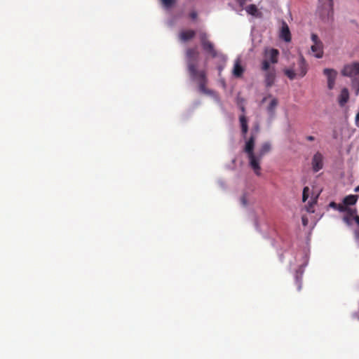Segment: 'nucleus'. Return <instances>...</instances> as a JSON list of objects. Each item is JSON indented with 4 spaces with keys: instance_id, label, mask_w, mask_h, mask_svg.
Returning a JSON list of instances; mask_svg holds the SVG:
<instances>
[{
    "instance_id": "obj_4",
    "label": "nucleus",
    "mask_w": 359,
    "mask_h": 359,
    "mask_svg": "<svg viewBox=\"0 0 359 359\" xmlns=\"http://www.w3.org/2000/svg\"><path fill=\"white\" fill-rule=\"evenodd\" d=\"M193 80H195L198 82L199 90L205 95H212L213 91L206 88V84L208 83V79L206 77V72L205 70H200L199 72H197L194 75H190Z\"/></svg>"
},
{
    "instance_id": "obj_22",
    "label": "nucleus",
    "mask_w": 359,
    "mask_h": 359,
    "mask_svg": "<svg viewBox=\"0 0 359 359\" xmlns=\"http://www.w3.org/2000/svg\"><path fill=\"white\" fill-rule=\"evenodd\" d=\"M246 11L251 15H255L257 12V8L255 5L251 4L246 8Z\"/></svg>"
},
{
    "instance_id": "obj_12",
    "label": "nucleus",
    "mask_w": 359,
    "mask_h": 359,
    "mask_svg": "<svg viewBox=\"0 0 359 359\" xmlns=\"http://www.w3.org/2000/svg\"><path fill=\"white\" fill-rule=\"evenodd\" d=\"M196 35V32L192 29H187V30H182L179 34V38L180 39L183 41L186 42L191 39H192Z\"/></svg>"
},
{
    "instance_id": "obj_21",
    "label": "nucleus",
    "mask_w": 359,
    "mask_h": 359,
    "mask_svg": "<svg viewBox=\"0 0 359 359\" xmlns=\"http://www.w3.org/2000/svg\"><path fill=\"white\" fill-rule=\"evenodd\" d=\"M345 212H346V215L353 217L354 219L355 217L358 216L356 215L357 210L355 208H351L348 207Z\"/></svg>"
},
{
    "instance_id": "obj_20",
    "label": "nucleus",
    "mask_w": 359,
    "mask_h": 359,
    "mask_svg": "<svg viewBox=\"0 0 359 359\" xmlns=\"http://www.w3.org/2000/svg\"><path fill=\"white\" fill-rule=\"evenodd\" d=\"M163 7L165 9L172 8L177 0H160Z\"/></svg>"
},
{
    "instance_id": "obj_35",
    "label": "nucleus",
    "mask_w": 359,
    "mask_h": 359,
    "mask_svg": "<svg viewBox=\"0 0 359 359\" xmlns=\"http://www.w3.org/2000/svg\"><path fill=\"white\" fill-rule=\"evenodd\" d=\"M306 140L312 142L315 140V137L312 135H308L306 137Z\"/></svg>"
},
{
    "instance_id": "obj_33",
    "label": "nucleus",
    "mask_w": 359,
    "mask_h": 359,
    "mask_svg": "<svg viewBox=\"0 0 359 359\" xmlns=\"http://www.w3.org/2000/svg\"><path fill=\"white\" fill-rule=\"evenodd\" d=\"M330 207L332 208L334 210H337V206H339L338 203L332 201L330 203Z\"/></svg>"
},
{
    "instance_id": "obj_17",
    "label": "nucleus",
    "mask_w": 359,
    "mask_h": 359,
    "mask_svg": "<svg viewBox=\"0 0 359 359\" xmlns=\"http://www.w3.org/2000/svg\"><path fill=\"white\" fill-rule=\"evenodd\" d=\"M358 198V196L357 195H348L343 199V203L348 207L349 205H355Z\"/></svg>"
},
{
    "instance_id": "obj_29",
    "label": "nucleus",
    "mask_w": 359,
    "mask_h": 359,
    "mask_svg": "<svg viewBox=\"0 0 359 359\" xmlns=\"http://www.w3.org/2000/svg\"><path fill=\"white\" fill-rule=\"evenodd\" d=\"M351 217H349L348 215H345L343 218V220L344 221V222L346 224H347L348 225H350L351 224Z\"/></svg>"
},
{
    "instance_id": "obj_25",
    "label": "nucleus",
    "mask_w": 359,
    "mask_h": 359,
    "mask_svg": "<svg viewBox=\"0 0 359 359\" xmlns=\"http://www.w3.org/2000/svg\"><path fill=\"white\" fill-rule=\"evenodd\" d=\"M309 191V188L308 187H305L303 189V194H302L303 202H305L308 199Z\"/></svg>"
},
{
    "instance_id": "obj_30",
    "label": "nucleus",
    "mask_w": 359,
    "mask_h": 359,
    "mask_svg": "<svg viewBox=\"0 0 359 359\" xmlns=\"http://www.w3.org/2000/svg\"><path fill=\"white\" fill-rule=\"evenodd\" d=\"M335 84V81H327V87L330 90H332Z\"/></svg>"
},
{
    "instance_id": "obj_31",
    "label": "nucleus",
    "mask_w": 359,
    "mask_h": 359,
    "mask_svg": "<svg viewBox=\"0 0 359 359\" xmlns=\"http://www.w3.org/2000/svg\"><path fill=\"white\" fill-rule=\"evenodd\" d=\"M197 16H198V14L196 11H191L190 13H189V17L193 19V20H195L197 18Z\"/></svg>"
},
{
    "instance_id": "obj_14",
    "label": "nucleus",
    "mask_w": 359,
    "mask_h": 359,
    "mask_svg": "<svg viewBox=\"0 0 359 359\" xmlns=\"http://www.w3.org/2000/svg\"><path fill=\"white\" fill-rule=\"evenodd\" d=\"M276 79V73L274 69L266 72L265 74V83L267 87H271L274 83Z\"/></svg>"
},
{
    "instance_id": "obj_3",
    "label": "nucleus",
    "mask_w": 359,
    "mask_h": 359,
    "mask_svg": "<svg viewBox=\"0 0 359 359\" xmlns=\"http://www.w3.org/2000/svg\"><path fill=\"white\" fill-rule=\"evenodd\" d=\"M185 55L189 75H194L197 72H199L200 70H198V64L200 59V52L197 47L187 48Z\"/></svg>"
},
{
    "instance_id": "obj_13",
    "label": "nucleus",
    "mask_w": 359,
    "mask_h": 359,
    "mask_svg": "<svg viewBox=\"0 0 359 359\" xmlns=\"http://www.w3.org/2000/svg\"><path fill=\"white\" fill-rule=\"evenodd\" d=\"M348 99H349L348 90L346 88H344L341 90V91L339 95V97H338L339 104L341 107H344L348 101Z\"/></svg>"
},
{
    "instance_id": "obj_15",
    "label": "nucleus",
    "mask_w": 359,
    "mask_h": 359,
    "mask_svg": "<svg viewBox=\"0 0 359 359\" xmlns=\"http://www.w3.org/2000/svg\"><path fill=\"white\" fill-rule=\"evenodd\" d=\"M244 72L243 67L241 65L240 59H237L234 62V66L233 69V74L236 77H241Z\"/></svg>"
},
{
    "instance_id": "obj_23",
    "label": "nucleus",
    "mask_w": 359,
    "mask_h": 359,
    "mask_svg": "<svg viewBox=\"0 0 359 359\" xmlns=\"http://www.w3.org/2000/svg\"><path fill=\"white\" fill-rule=\"evenodd\" d=\"M352 86L356 95H359V79H355L352 81Z\"/></svg>"
},
{
    "instance_id": "obj_10",
    "label": "nucleus",
    "mask_w": 359,
    "mask_h": 359,
    "mask_svg": "<svg viewBox=\"0 0 359 359\" xmlns=\"http://www.w3.org/2000/svg\"><path fill=\"white\" fill-rule=\"evenodd\" d=\"M271 145L269 142H264L256 154V163L260 165L263 156L271 151Z\"/></svg>"
},
{
    "instance_id": "obj_2",
    "label": "nucleus",
    "mask_w": 359,
    "mask_h": 359,
    "mask_svg": "<svg viewBox=\"0 0 359 359\" xmlns=\"http://www.w3.org/2000/svg\"><path fill=\"white\" fill-rule=\"evenodd\" d=\"M199 39L203 50L208 55L212 58L218 57L224 62L226 61V56L216 50L214 43L208 39L207 33L201 32L199 34Z\"/></svg>"
},
{
    "instance_id": "obj_32",
    "label": "nucleus",
    "mask_w": 359,
    "mask_h": 359,
    "mask_svg": "<svg viewBox=\"0 0 359 359\" xmlns=\"http://www.w3.org/2000/svg\"><path fill=\"white\" fill-rule=\"evenodd\" d=\"M355 221L357 223V224L359 226V216L355 217ZM356 237L359 238V230L355 231Z\"/></svg>"
},
{
    "instance_id": "obj_28",
    "label": "nucleus",
    "mask_w": 359,
    "mask_h": 359,
    "mask_svg": "<svg viewBox=\"0 0 359 359\" xmlns=\"http://www.w3.org/2000/svg\"><path fill=\"white\" fill-rule=\"evenodd\" d=\"M241 203L243 206H246L248 205V200L245 195H243L241 198Z\"/></svg>"
},
{
    "instance_id": "obj_39",
    "label": "nucleus",
    "mask_w": 359,
    "mask_h": 359,
    "mask_svg": "<svg viewBox=\"0 0 359 359\" xmlns=\"http://www.w3.org/2000/svg\"><path fill=\"white\" fill-rule=\"evenodd\" d=\"M241 110H242V111H245V108H244V107H241Z\"/></svg>"
},
{
    "instance_id": "obj_7",
    "label": "nucleus",
    "mask_w": 359,
    "mask_h": 359,
    "mask_svg": "<svg viewBox=\"0 0 359 359\" xmlns=\"http://www.w3.org/2000/svg\"><path fill=\"white\" fill-rule=\"evenodd\" d=\"M323 154L319 151H317L313 156L311 165L314 172H318L323 168Z\"/></svg>"
},
{
    "instance_id": "obj_27",
    "label": "nucleus",
    "mask_w": 359,
    "mask_h": 359,
    "mask_svg": "<svg viewBox=\"0 0 359 359\" xmlns=\"http://www.w3.org/2000/svg\"><path fill=\"white\" fill-rule=\"evenodd\" d=\"M339 206H337V210L341 212H346V209H347V206L346 205H345L344 203H338Z\"/></svg>"
},
{
    "instance_id": "obj_19",
    "label": "nucleus",
    "mask_w": 359,
    "mask_h": 359,
    "mask_svg": "<svg viewBox=\"0 0 359 359\" xmlns=\"http://www.w3.org/2000/svg\"><path fill=\"white\" fill-rule=\"evenodd\" d=\"M323 73L327 76V81H335L337 74L335 70L332 69H325Z\"/></svg>"
},
{
    "instance_id": "obj_8",
    "label": "nucleus",
    "mask_w": 359,
    "mask_h": 359,
    "mask_svg": "<svg viewBox=\"0 0 359 359\" xmlns=\"http://www.w3.org/2000/svg\"><path fill=\"white\" fill-rule=\"evenodd\" d=\"M344 76L352 77L359 74V63L355 62L345 65L341 71Z\"/></svg>"
},
{
    "instance_id": "obj_11",
    "label": "nucleus",
    "mask_w": 359,
    "mask_h": 359,
    "mask_svg": "<svg viewBox=\"0 0 359 359\" xmlns=\"http://www.w3.org/2000/svg\"><path fill=\"white\" fill-rule=\"evenodd\" d=\"M280 37L283 39L286 42H290L291 41V34L287 24L283 21Z\"/></svg>"
},
{
    "instance_id": "obj_26",
    "label": "nucleus",
    "mask_w": 359,
    "mask_h": 359,
    "mask_svg": "<svg viewBox=\"0 0 359 359\" xmlns=\"http://www.w3.org/2000/svg\"><path fill=\"white\" fill-rule=\"evenodd\" d=\"M319 1L323 5L327 6L330 8H332L333 5V0H319Z\"/></svg>"
},
{
    "instance_id": "obj_18",
    "label": "nucleus",
    "mask_w": 359,
    "mask_h": 359,
    "mask_svg": "<svg viewBox=\"0 0 359 359\" xmlns=\"http://www.w3.org/2000/svg\"><path fill=\"white\" fill-rule=\"evenodd\" d=\"M278 104V100L276 98H273L267 107L268 113L271 117L275 114L276 108L277 107Z\"/></svg>"
},
{
    "instance_id": "obj_37",
    "label": "nucleus",
    "mask_w": 359,
    "mask_h": 359,
    "mask_svg": "<svg viewBox=\"0 0 359 359\" xmlns=\"http://www.w3.org/2000/svg\"><path fill=\"white\" fill-rule=\"evenodd\" d=\"M355 191H359V185L355 189Z\"/></svg>"
},
{
    "instance_id": "obj_1",
    "label": "nucleus",
    "mask_w": 359,
    "mask_h": 359,
    "mask_svg": "<svg viewBox=\"0 0 359 359\" xmlns=\"http://www.w3.org/2000/svg\"><path fill=\"white\" fill-rule=\"evenodd\" d=\"M255 144V135L252 134L250 138L246 141L244 151L247 154L249 165L255 173L259 176L261 175V167L256 163V154L254 152Z\"/></svg>"
},
{
    "instance_id": "obj_38",
    "label": "nucleus",
    "mask_w": 359,
    "mask_h": 359,
    "mask_svg": "<svg viewBox=\"0 0 359 359\" xmlns=\"http://www.w3.org/2000/svg\"><path fill=\"white\" fill-rule=\"evenodd\" d=\"M258 130H259V126H257V127L255 128V133L258 132Z\"/></svg>"
},
{
    "instance_id": "obj_34",
    "label": "nucleus",
    "mask_w": 359,
    "mask_h": 359,
    "mask_svg": "<svg viewBox=\"0 0 359 359\" xmlns=\"http://www.w3.org/2000/svg\"><path fill=\"white\" fill-rule=\"evenodd\" d=\"M251 0H238V4L241 6H243L247 1H250Z\"/></svg>"
},
{
    "instance_id": "obj_6",
    "label": "nucleus",
    "mask_w": 359,
    "mask_h": 359,
    "mask_svg": "<svg viewBox=\"0 0 359 359\" xmlns=\"http://www.w3.org/2000/svg\"><path fill=\"white\" fill-rule=\"evenodd\" d=\"M311 40L313 41V45L311 47V51L314 53L316 57L321 58L323 55V43L316 34H311Z\"/></svg>"
},
{
    "instance_id": "obj_9",
    "label": "nucleus",
    "mask_w": 359,
    "mask_h": 359,
    "mask_svg": "<svg viewBox=\"0 0 359 359\" xmlns=\"http://www.w3.org/2000/svg\"><path fill=\"white\" fill-rule=\"evenodd\" d=\"M279 55L278 50L273 48H266L264 50V57L265 60H268L271 63L276 64L278 62Z\"/></svg>"
},
{
    "instance_id": "obj_24",
    "label": "nucleus",
    "mask_w": 359,
    "mask_h": 359,
    "mask_svg": "<svg viewBox=\"0 0 359 359\" xmlns=\"http://www.w3.org/2000/svg\"><path fill=\"white\" fill-rule=\"evenodd\" d=\"M270 63L271 62H269L268 60H264L262 62V70L264 71V72H268L269 71V68H270Z\"/></svg>"
},
{
    "instance_id": "obj_16",
    "label": "nucleus",
    "mask_w": 359,
    "mask_h": 359,
    "mask_svg": "<svg viewBox=\"0 0 359 359\" xmlns=\"http://www.w3.org/2000/svg\"><path fill=\"white\" fill-rule=\"evenodd\" d=\"M239 121L241 123L242 135L244 137H245L246 134L248 131V119L245 115H241L239 117Z\"/></svg>"
},
{
    "instance_id": "obj_36",
    "label": "nucleus",
    "mask_w": 359,
    "mask_h": 359,
    "mask_svg": "<svg viewBox=\"0 0 359 359\" xmlns=\"http://www.w3.org/2000/svg\"><path fill=\"white\" fill-rule=\"evenodd\" d=\"M308 223L307 218L305 217H302V224L304 226H306Z\"/></svg>"
},
{
    "instance_id": "obj_5",
    "label": "nucleus",
    "mask_w": 359,
    "mask_h": 359,
    "mask_svg": "<svg viewBox=\"0 0 359 359\" xmlns=\"http://www.w3.org/2000/svg\"><path fill=\"white\" fill-rule=\"evenodd\" d=\"M299 72H298L297 74L294 72L293 69H287L284 71L285 74L291 80L294 79L297 74H298L301 77H303L306 74L307 69L305 60L302 57H300L299 60Z\"/></svg>"
}]
</instances>
